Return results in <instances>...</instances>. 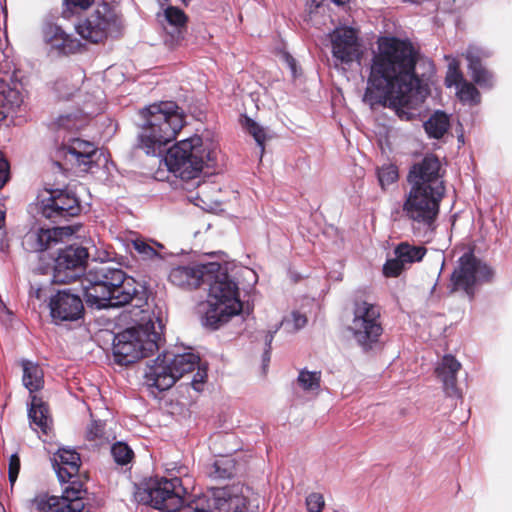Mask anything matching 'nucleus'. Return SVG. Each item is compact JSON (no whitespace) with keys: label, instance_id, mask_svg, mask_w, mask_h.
Here are the masks:
<instances>
[{"label":"nucleus","instance_id":"1","mask_svg":"<svg viewBox=\"0 0 512 512\" xmlns=\"http://www.w3.org/2000/svg\"><path fill=\"white\" fill-rule=\"evenodd\" d=\"M419 50L408 39L383 36L373 51L363 102L371 109L388 107L401 120H411L413 114L405 108H415L430 95L425 75L416 73Z\"/></svg>","mask_w":512,"mask_h":512},{"label":"nucleus","instance_id":"2","mask_svg":"<svg viewBox=\"0 0 512 512\" xmlns=\"http://www.w3.org/2000/svg\"><path fill=\"white\" fill-rule=\"evenodd\" d=\"M145 491L150 505L161 512H260L259 494L241 482L209 487L184 508L183 488L178 477L155 479Z\"/></svg>","mask_w":512,"mask_h":512},{"label":"nucleus","instance_id":"3","mask_svg":"<svg viewBox=\"0 0 512 512\" xmlns=\"http://www.w3.org/2000/svg\"><path fill=\"white\" fill-rule=\"evenodd\" d=\"M169 281L183 289L208 286V308L202 324L211 330L219 329L242 310L238 284L218 262L196 266H177L171 269Z\"/></svg>","mask_w":512,"mask_h":512},{"label":"nucleus","instance_id":"4","mask_svg":"<svg viewBox=\"0 0 512 512\" xmlns=\"http://www.w3.org/2000/svg\"><path fill=\"white\" fill-rule=\"evenodd\" d=\"M139 128L134 149L162 157L185 123L183 110L173 101L150 104L139 111Z\"/></svg>","mask_w":512,"mask_h":512},{"label":"nucleus","instance_id":"5","mask_svg":"<svg viewBox=\"0 0 512 512\" xmlns=\"http://www.w3.org/2000/svg\"><path fill=\"white\" fill-rule=\"evenodd\" d=\"M195 368H197V371L193 375L190 385L195 391L200 392L207 378V369L200 366V357L191 352L171 354L163 351L151 364L147 365L144 373L145 383L160 392L166 391L178 379L187 373L193 372Z\"/></svg>","mask_w":512,"mask_h":512},{"label":"nucleus","instance_id":"6","mask_svg":"<svg viewBox=\"0 0 512 512\" xmlns=\"http://www.w3.org/2000/svg\"><path fill=\"white\" fill-rule=\"evenodd\" d=\"M164 324L157 317H151L141 324L119 332L113 339V356L119 365H129L149 357L159 350L163 339Z\"/></svg>","mask_w":512,"mask_h":512},{"label":"nucleus","instance_id":"7","mask_svg":"<svg viewBox=\"0 0 512 512\" xmlns=\"http://www.w3.org/2000/svg\"><path fill=\"white\" fill-rule=\"evenodd\" d=\"M163 154L168 170L182 180H191L199 176L204 167L217 165L218 151L213 142L204 143L199 135L181 140Z\"/></svg>","mask_w":512,"mask_h":512},{"label":"nucleus","instance_id":"8","mask_svg":"<svg viewBox=\"0 0 512 512\" xmlns=\"http://www.w3.org/2000/svg\"><path fill=\"white\" fill-rule=\"evenodd\" d=\"M445 194L410 189L402 205L415 237L430 242L437 229L440 204Z\"/></svg>","mask_w":512,"mask_h":512},{"label":"nucleus","instance_id":"9","mask_svg":"<svg viewBox=\"0 0 512 512\" xmlns=\"http://www.w3.org/2000/svg\"><path fill=\"white\" fill-rule=\"evenodd\" d=\"M56 253L49 254V260L38 264L34 272L39 275L51 274L53 283H70L84 274L89 252L78 243L57 246Z\"/></svg>","mask_w":512,"mask_h":512},{"label":"nucleus","instance_id":"10","mask_svg":"<svg viewBox=\"0 0 512 512\" xmlns=\"http://www.w3.org/2000/svg\"><path fill=\"white\" fill-rule=\"evenodd\" d=\"M347 330L363 352L374 350L380 344L384 331L380 307L366 300H356L353 305V318Z\"/></svg>","mask_w":512,"mask_h":512},{"label":"nucleus","instance_id":"11","mask_svg":"<svg viewBox=\"0 0 512 512\" xmlns=\"http://www.w3.org/2000/svg\"><path fill=\"white\" fill-rule=\"evenodd\" d=\"M494 274V269L489 264L477 258L473 250H469L459 257L457 266L450 275L448 292L453 294L463 290L469 299L473 300L475 286L491 282Z\"/></svg>","mask_w":512,"mask_h":512},{"label":"nucleus","instance_id":"12","mask_svg":"<svg viewBox=\"0 0 512 512\" xmlns=\"http://www.w3.org/2000/svg\"><path fill=\"white\" fill-rule=\"evenodd\" d=\"M57 160L54 164L62 168L59 159H64L73 167L79 168L83 172H94L99 169L102 164L106 163V158L94 142L83 140L80 138L69 139L56 151Z\"/></svg>","mask_w":512,"mask_h":512},{"label":"nucleus","instance_id":"13","mask_svg":"<svg viewBox=\"0 0 512 512\" xmlns=\"http://www.w3.org/2000/svg\"><path fill=\"white\" fill-rule=\"evenodd\" d=\"M20 365L23 370L22 382L30 394L39 391L44 386V373L37 362L21 359ZM28 417L32 424H35L43 432H46L49 422V407L42 398L31 395V403L28 408Z\"/></svg>","mask_w":512,"mask_h":512},{"label":"nucleus","instance_id":"14","mask_svg":"<svg viewBox=\"0 0 512 512\" xmlns=\"http://www.w3.org/2000/svg\"><path fill=\"white\" fill-rule=\"evenodd\" d=\"M123 272L121 268L105 262L89 269L82 282L87 306L96 309V305L101 302L100 298H105L109 289L116 286L114 283Z\"/></svg>","mask_w":512,"mask_h":512},{"label":"nucleus","instance_id":"15","mask_svg":"<svg viewBox=\"0 0 512 512\" xmlns=\"http://www.w3.org/2000/svg\"><path fill=\"white\" fill-rule=\"evenodd\" d=\"M116 286L109 289L105 298H100L96 305V310L107 309L111 307H122L132 303L135 307L141 308L147 304L148 290L146 286L133 277L127 276L125 272L115 281Z\"/></svg>","mask_w":512,"mask_h":512},{"label":"nucleus","instance_id":"16","mask_svg":"<svg viewBox=\"0 0 512 512\" xmlns=\"http://www.w3.org/2000/svg\"><path fill=\"white\" fill-rule=\"evenodd\" d=\"M441 163L438 157L429 153L414 163L408 172L407 181L410 189L445 194L446 188L440 175Z\"/></svg>","mask_w":512,"mask_h":512},{"label":"nucleus","instance_id":"17","mask_svg":"<svg viewBox=\"0 0 512 512\" xmlns=\"http://www.w3.org/2000/svg\"><path fill=\"white\" fill-rule=\"evenodd\" d=\"M48 308L51 322L57 326L83 320L85 316L83 298L70 288L60 289L52 294Z\"/></svg>","mask_w":512,"mask_h":512},{"label":"nucleus","instance_id":"18","mask_svg":"<svg viewBox=\"0 0 512 512\" xmlns=\"http://www.w3.org/2000/svg\"><path fill=\"white\" fill-rule=\"evenodd\" d=\"M80 211V200L68 189H51L49 197L42 199L40 206L42 216L52 222L69 220Z\"/></svg>","mask_w":512,"mask_h":512},{"label":"nucleus","instance_id":"19","mask_svg":"<svg viewBox=\"0 0 512 512\" xmlns=\"http://www.w3.org/2000/svg\"><path fill=\"white\" fill-rule=\"evenodd\" d=\"M70 232L69 227L59 226L31 229L24 235L22 246L25 251L38 254V264L41 263V259H43V262H47L45 255L49 256L51 250H56L57 246L62 244L63 237L68 236Z\"/></svg>","mask_w":512,"mask_h":512},{"label":"nucleus","instance_id":"20","mask_svg":"<svg viewBox=\"0 0 512 512\" xmlns=\"http://www.w3.org/2000/svg\"><path fill=\"white\" fill-rule=\"evenodd\" d=\"M61 497L42 495L36 498V507L40 512H84L85 503L82 494L83 485L78 480L68 481Z\"/></svg>","mask_w":512,"mask_h":512},{"label":"nucleus","instance_id":"21","mask_svg":"<svg viewBox=\"0 0 512 512\" xmlns=\"http://www.w3.org/2000/svg\"><path fill=\"white\" fill-rule=\"evenodd\" d=\"M43 34L46 43L49 45L51 54L69 56L79 53L84 49V44L79 39L67 34L63 28L57 24H46Z\"/></svg>","mask_w":512,"mask_h":512},{"label":"nucleus","instance_id":"22","mask_svg":"<svg viewBox=\"0 0 512 512\" xmlns=\"http://www.w3.org/2000/svg\"><path fill=\"white\" fill-rule=\"evenodd\" d=\"M358 36L351 27L336 29L332 35L333 57L344 64H351L358 58Z\"/></svg>","mask_w":512,"mask_h":512},{"label":"nucleus","instance_id":"23","mask_svg":"<svg viewBox=\"0 0 512 512\" xmlns=\"http://www.w3.org/2000/svg\"><path fill=\"white\" fill-rule=\"evenodd\" d=\"M112 19L95 11L76 25L77 33L91 43H99L107 38Z\"/></svg>","mask_w":512,"mask_h":512},{"label":"nucleus","instance_id":"24","mask_svg":"<svg viewBox=\"0 0 512 512\" xmlns=\"http://www.w3.org/2000/svg\"><path fill=\"white\" fill-rule=\"evenodd\" d=\"M52 466L60 483H68L76 477L81 466L78 452L72 449L60 448L52 458Z\"/></svg>","mask_w":512,"mask_h":512},{"label":"nucleus","instance_id":"25","mask_svg":"<svg viewBox=\"0 0 512 512\" xmlns=\"http://www.w3.org/2000/svg\"><path fill=\"white\" fill-rule=\"evenodd\" d=\"M483 56L488 55L481 48L472 45L467 48L465 54L468 70L474 83L483 89H491L495 83L494 75L483 66L481 61Z\"/></svg>","mask_w":512,"mask_h":512},{"label":"nucleus","instance_id":"26","mask_svg":"<svg viewBox=\"0 0 512 512\" xmlns=\"http://www.w3.org/2000/svg\"><path fill=\"white\" fill-rule=\"evenodd\" d=\"M460 368L461 363L451 354L445 355L441 364L436 368L437 376L443 383L444 392L450 398H462V393L457 387V373Z\"/></svg>","mask_w":512,"mask_h":512},{"label":"nucleus","instance_id":"27","mask_svg":"<svg viewBox=\"0 0 512 512\" xmlns=\"http://www.w3.org/2000/svg\"><path fill=\"white\" fill-rule=\"evenodd\" d=\"M163 17L168 25L164 26L168 34L165 43L170 47H174L184 39L188 17L185 12L177 6H168L164 10Z\"/></svg>","mask_w":512,"mask_h":512},{"label":"nucleus","instance_id":"28","mask_svg":"<svg viewBox=\"0 0 512 512\" xmlns=\"http://www.w3.org/2000/svg\"><path fill=\"white\" fill-rule=\"evenodd\" d=\"M23 103L22 93L7 83H0V122L3 121L9 113L16 112Z\"/></svg>","mask_w":512,"mask_h":512},{"label":"nucleus","instance_id":"29","mask_svg":"<svg viewBox=\"0 0 512 512\" xmlns=\"http://www.w3.org/2000/svg\"><path fill=\"white\" fill-rule=\"evenodd\" d=\"M450 116L442 111H434L430 117L423 123V128L430 139L439 140L450 129Z\"/></svg>","mask_w":512,"mask_h":512},{"label":"nucleus","instance_id":"30","mask_svg":"<svg viewBox=\"0 0 512 512\" xmlns=\"http://www.w3.org/2000/svg\"><path fill=\"white\" fill-rule=\"evenodd\" d=\"M427 253V249L424 246L412 245L409 242H400L394 248V255L397 256L403 265H411L422 261Z\"/></svg>","mask_w":512,"mask_h":512},{"label":"nucleus","instance_id":"31","mask_svg":"<svg viewBox=\"0 0 512 512\" xmlns=\"http://www.w3.org/2000/svg\"><path fill=\"white\" fill-rule=\"evenodd\" d=\"M237 473L236 461L231 457H220L211 465L208 475L214 480L231 479Z\"/></svg>","mask_w":512,"mask_h":512},{"label":"nucleus","instance_id":"32","mask_svg":"<svg viewBox=\"0 0 512 512\" xmlns=\"http://www.w3.org/2000/svg\"><path fill=\"white\" fill-rule=\"evenodd\" d=\"M110 453L114 462L119 466H126L130 464L135 456L133 449L123 441H116L113 443Z\"/></svg>","mask_w":512,"mask_h":512},{"label":"nucleus","instance_id":"33","mask_svg":"<svg viewBox=\"0 0 512 512\" xmlns=\"http://www.w3.org/2000/svg\"><path fill=\"white\" fill-rule=\"evenodd\" d=\"M299 386L304 391H315L320 388L321 372L302 369L297 377Z\"/></svg>","mask_w":512,"mask_h":512},{"label":"nucleus","instance_id":"34","mask_svg":"<svg viewBox=\"0 0 512 512\" xmlns=\"http://www.w3.org/2000/svg\"><path fill=\"white\" fill-rule=\"evenodd\" d=\"M106 421L100 419H91L86 429V439L88 441H110V435L106 431Z\"/></svg>","mask_w":512,"mask_h":512},{"label":"nucleus","instance_id":"35","mask_svg":"<svg viewBox=\"0 0 512 512\" xmlns=\"http://www.w3.org/2000/svg\"><path fill=\"white\" fill-rule=\"evenodd\" d=\"M242 125L246 132L254 138L255 142L260 147L261 152H263L266 140V133L264 128L248 116H244Z\"/></svg>","mask_w":512,"mask_h":512},{"label":"nucleus","instance_id":"36","mask_svg":"<svg viewBox=\"0 0 512 512\" xmlns=\"http://www.w3.org/2000/svg\"><path fill=\"white\" fill-rule=\"evenodd\" d=\"M457 96L464 103L477 105L481 101V94L475 85L467 80L457 89Z\"/></svg>","mask_w":512,"mask_h":512},{"label":"nucleus","instance_id":"37","mask_svg":"<svg viewBox=\"0 0 512 512\" xmlns=\"http://www.w3.org/2000/svg\"><path fill=\"white\" fill-rule=\"evenodd\" d=\"M95 0H63L62 16L66 19L89 9Z\"/></svg>","mask_w":512,"mask_h":512},{"label":"nucleus","instance_id":"38","mask_svg":"<svg viewBox=\"0 0 512 512\" xmlns=\"http://www.w3.org/2000/svg\"><path fill=\"white\" fill-rule=\"evenodd\" d=\"M133 247L143 258L159 257L165 259L168 256L179 255V253H159L151 245L141 239L134 240ZM180 254H183V250H181Z\"/></svg>","mask_w":512,"mask_h":512},{"label":"nucleus","instance_id":"39","mask_svg":"<svg viewBox=\"0 0 512 512\" xmlns=\"http://www.w3.org/2000/svg\"><path fill=\"white\" fill-rule=\"evenodd\" d=\"M377 177L381 187L385 188L398 180V167L394 164L383 165L377 170Z\"/></svg>","mask_w":512,"mask_h":512},{"label":"nucleus","instance_id":"40","mask_svg":"<svg viewBox=\"0 0 512 512\" xmlns=\"http://www.w3.org/2000/svg\"><path fill=\"white\" fill-rule=\"evenodd\" d=\"M406 267L403 265L401 260L395 256L393 259H387L383 265V274L385 277L395 278L405 270Z\"/></svg>","mask_w":512,"mask_h":512},{"label":"nucleus","instance_id":"41","mask_svg":"<svg viewBox=\"0 0 512 512\" xmlns=\"http://www.w3.org/2000/svg\"><path fill=\"white\" fill-rule=\"evenodd\" d=\"M305 504L308 512H322L325 506L324 497L318 492L310 493L306 497Z\"/></svg>","mask_w":512,"mask_h":512},{"label":"nucleus","instance_id":"42","mask_svg":"<svg viewBox=\"0 0 512 512\" xmlns=\"http://www.w3.org/2000/svg\"><path fill=\"white\" fill-rule=\"evenodd\" d=\"M20 471V458L14 453L10 456L9 459V467H8V479L10 485L13 486L18 478V474Z\"/></svg>","mask_w":512,"mask_h":512},{"label":"nucleus","instance_id":"43","mask_svg":"<svg viewBox=\"0 0 512 512\" xmlns=\"http://www.w3.org/2000/svg\"><path fill=\"white\" fill-rule=\"evenodd\" d=\"M465 81L466 79H464L463 74L457 68H450L445 79L447 87L455 86L456 89H458L460 85H462V83Z\"/></svg>","mask_w":512,"mask_h":512},{"label":"nucleus","instance_id":"44","mask_svg":"<svg viewBox=\"0 0 512 512\" xmlns=\"http://www.w3.org/2000/svg\"><path fill=\"white\" fill-rule=\"evenodd\" d=\"M10 164L4 154L0 151V189L10 180Z\"/></svg>","mask_w":512,"mask_h":512},{"label":"nucleus","instance_id":"45","mask_svg":"<svg viewBox=\"0 0 512 512\" xmlns=\"http://www.w3.org/2000/svg\"><path fill=\"white\" fill-rule=\"evenodd\" d=\"M76 122L77 118L73 114L60 115L56 120V124L59 128H64L67 130L78 129Z\"/></svg>","mask_w":512,"mask_h":512},{"label":"nucleus","instance_id":"46","mask_svg":"<svg viewBox=\"0 0 512 512\" xmlns=\"http://www.w3.org/2000/svg\"><path fill=\"white\" fill-rule=\"evenodd\" d=\"M281 60L286 64L289 68L291 75L293 78L298 76V66L296 59L287 51H283L281 53Z\"/></svg>","mask_w":512,"mask_h":512},{"label":"nucleus","instance_id":"47","mask_svg":"<svg viewBox=\"0 0 512 512\" xmlns=\"http://www.w3.org/2000/svg\"><path fill=\"white\" fill-rule=\"evenodd\" d=\"M282 323L276 324L275 327L272 330L263 331L264 333V349L272 350V342L274 339V335L278 332L280 329Z\"/></svg>","mask_w":512,"mask_h":512},{"label":"nucleus","instance_id":"48","mask_svg":"<svg viewBox=\"0 0 512 512\" xmlns=\"http://www.w3.org/2000/svg\"><path fill=\"white\" fill-rule=\"evenodd\" d=\"M292 320L296 330L302 329L307 324V317L299 311L292 312Z\"/></svg>","mask_w":512,"mask_h":512},{"label":"nucleus","instance_id":"49","mask_svg":"<svg viewBox=\"0 0 512 512\" xmlns=\"http://www.w3.org/2000/svg\"><path fill=\"white\" fill-rule=\"evenodd\" d=\"M270 359H271V350L264 349L263 354H262V368H263L264 372L269 365Z\"/></svg>","mask_w":512,"mask_h":512},{"label":"nucleus","instance_id":"50","mask_svg":"<svg viewBox=\"0 0 512 512\" xmlns=\"http://www.w3.org/2000/svg\"><path fill=\"white\" fill-rule=\"evenodd\" d=\"M29 294L30 296L35 297L38 300H41L43 297L42 288L40 286L35 287L34 285H31Z\"/></svg>","mask_w":512,"mask_h":512},{"label":"nucleus","instance_id":"51","mask_svg":"<svg viewBox=\"0 0 512 512\" xmlns=\"http://www.w3.org/2000/svg\"><path fill=\"white\" fill-rule=\"evenodd\" d=\"M8 248H9V244H8L7 239L5 237H2L0 239V250L2 252H6L8 250Z\"/></svg>","mask_w":512,"mask_h":512},{"label":"nucleus","instance_id":"52","mask_svg":"<svg viewBox=\"0 0 512 512\" xmlns=\"http://www.w3.org/2000/svg\"><path fill=\"white\" fill-rule=\"evenodd\" d=\"M4 223H5V212L0 209V228L4 225Z\"/></svg>","mask_w":512,"mask_h":512},{"label":"nucleus","instance_id":"53","mask_svg":"<svg viewBox=\"0 0 512 512\" xmlns=\"http://www.w3.org/2000/svg\"><path fill=\"white\" fill-rule=\"evenodd\" d=\"M444 265H445V260L443 259L442 264H441V269H440L439 274H438V278H440V276H441V272H442V270H443V268H444ZM438 280H439V279H437V281H438Z\"/></svg>","mask_w":512,"mask_h":512},{"label":"nucleus","instance_id":"54","mask_svg":"<svg viewBox=\"0 0 512 512\" xmlns=\"http://www.w3.org/2000/svg\"><path fill=\"white\" fill-rule=\"evenodd\" d=\"M458 141H459L460 143H464V136H463V134H461V135H459V136H458Z\"/></svg>","mask_w":512,"mask_h":512},{"label":"nucleus","instance_id":"55","mask_svg":"<svg viewBox=\"0 0 512 512\" xmlns=\"http://www.w3.org/2000/svg\"><path fill=\"white\" fill-rule=\"evenodd\" d=\"M157 247L160 248V249H164V246L160 243H156Z\"/></svg>","mask_w":512,"mask_h":512},{"label":"nucleus","instance_id":"56","mask_svg":"<svg viewBox=\"0 0 512 512\" xmlns=\"http://www.w3.org/2000/svg\"><path fill=\"white\" fill-rule=\"evenodd\" d=\"M0 512H5V509L1 503H0Z\"/></svg>","mask_w":512,"mask_h":512},{"label":"nucleus","instance_id":"57","mask_svg":"<svg viewBox=\"0 0 512 512\" xmlns=\"http://www.w3.org/2000/svg\"><path fill=\"white\" fill-rule=\"evenodd\" d=\"M436 286H437V282L434 284V286L432 287V292L436 289Z\"/></svg>","mask_w":512,"mask_h":512},{"label":"nucleus","instance_id":"58","mask_svg":"<svg viewBox=\"0 0 512 512\" xmlns=\"http://www.w3.org/2000/svg\"><path fill=\"white\" fill-rule=\"evenodd\" d=\"M429 66L431 67V69L433 70V63L432 62H429Z\"/></svg>","mask_w":512,"mask_h":512}]
</instances>
